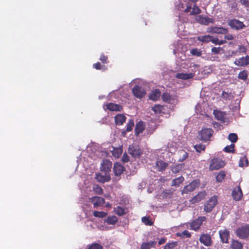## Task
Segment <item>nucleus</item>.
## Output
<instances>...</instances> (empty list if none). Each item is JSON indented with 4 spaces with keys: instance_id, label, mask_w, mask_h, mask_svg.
<instances>
[{
    "instance_id": "nucleus-1",
    "label": "nucleus",
    "mask_w": 249,
    "mask_h": 249,
    "mask_svg": "<svg viewBox=\"0 0 249 249\" xmlns=\"http://www.w3.org/2000/svg\"><path fill=\"white\" fill-rule=\"evenodd\" d=\"M213 133V130L211 128L203 127L198 132V139L202 141L207 142L210 140Z\"/></svg>"
},
{
    "instance_id": "nucleus-2",
    "label": "nucleus",
    "mask_w": 249,
    "mask_h": 249,
    "mask_svg": "<svg viewBox=\"0 0 249 249\" xmlns=\"http://www.w3.org/2000/svg\"><path fill=\"white\" fill-rule=\"evenodd\" d=\"M217 204V197L216 196H212L204 205V210L206 213H210Z\"/></svg>"
},
{
    "instance_id": "nucleus-3",
    "label": "nucleus",
    "mask_w": 249,
    "mask_h": 249,
    "mask_svg": "<svg viewBox=\"0 0 249 249\" xmlns=\"http://www.w3.org/2000/svg\"><path fill=\"white\" fill-rule=\"evenodd\" d=\"M236 235L240 239H246L249 236V225L246 224L238 228Z\"/></svg>"
},
{
    "instance_id": "nucleus-4",
    "label": "nucleus",
    "mask_w": 249,
    "mask_h": 249,
    "mask_svg": "<svg viewBox=\"0 0 249 249\" xmlns=\"http://www.w3.org/2000/svg\"><path fill=\"white\" fill-rule=\"evenodd\" d=\"M206 219V217L204 216H198L190 223V229L195 231H197L202 225L203 222L205 221Z\"/></svg>"
},
{
    "instance_id": "nucleus-5",
    "label": "nucleus",
    "mask_w": 249,
    "mask_h": 249,
    "mask_svg": "<svg viewBox=\"0 0 249 249\" xmlns=\"http://www.w3.org/2000/svg\"><path fill=\"white\" fill-rule=\"evenodd\" d=\"M225 163L223 160L219 158H213L212 160L210 165L209 169L211 171L218 170L225 165Z\"/></svg>"
},
{
    "instance_id": "nucleus-6",
    "label": "nucleus",
    "mask_w": 249,
    "mask_h": 249,
    "mask_svg": "<svg viewBox=\"0 0 249 249\" xmlns=\"http://www.w3.org/2000/svg\"><path fill=\"white\" fill-rule=\"evenodd\" d=\"M128 153L134 158H140L142 152L138 145L132 144L128 148Z\"/></svg>"
},
{
    "instance_id": "nucleus-7",
    "label": "nucleus",
    "mask_w": 249,
    "mask_h": 249,
    "mask_svg": "<svg viewBox=\"0 0 249 249\" xmlns=\"http://www.w3.org/2000/svg\"><path fill=\"white\" fill-rule=\"evenodd\" d=\"M220 241L222 243L228 244L230 238V232L229 230L224 229L218 231Z\"/></svg>"
},
{
    "instance_id": "nucleus-8",
    "label": "nucleus",
    "mask_w": 249,
    "mask_h": 249,
    "mask_svg": "<svg viewBox=\"0 0 249 249\" xmlns=\"http://www.w3.org/2000/svg\"><path fill=\"white\" fill-rule=\"evenodd\" d=\"M132 92L136 97L139 99L142 98L146 94V92L144 89L139 85H135L133 87Z\"/></svg>"
},
{
    "instance_id": "nucleus-9",
    "label": "nucleus",
    "mask_w": 249,
    "mask_h": 249,
    "mask_svg": "<svg viewBox=\"0 0 249 249\" xmlns=\"http://www.w3.org/2000/svg\"><path fill=\"white\" fill-rule=\"evenodd\" d=\"M199 241L206 247H209L212 244V240L211 235L207 233H202L200 235Z\"/></svg>"
},
{
    "instance_id": "nucleus-10",
    "label": "nucleus",
    "mask_w": 249,
    "mask_h": 249,
    "mask_svg": "<svg viewBox=\"0 0 249 249\" xmlns=\"http://www.w3.org/2000/svg\"><path fill=\"white\" fill-rule=\"evenodd\" d=\"M196 20L198 23L204 25H208L209 23H213L214 22L213 18L203 15L197 16Z\"/></svg>"
},
{
    "instance_id": "nucleus-11",
    "label": "nucleus",
    "mask_w": 249,
    "mask_h": 249,
    "mask_svg": "<svg viewBox=\"0 0 249 249\" xmlns=\"http://www.w3.org/2000/svg\"><path fill=\"white\" fill-rule=\"evenodd\" d=\"M228 25L232 29L239 30L243 29L245 26L243 22L236 19H232L229 21Z\"/></svg>"
},
{
    "instance_id": "nucleus-12",
    "label": "nucleus",
    "mask_w": 249,
    "mask_h": 249,
    "mask_svg": "<svg viewBox=\"0 0 249 249\" xmlns=\"http://www.w3.org/2000/svg\"><path fill=\"white\" fill-rule=\"evenodd\" d=\"M112 168V162L109 160L105 159L103 160L100 167L101 171H104L106 173H109Z\"/></svg>"
},
{
    "instance_id": "nucleus-13",
    "label": "nucleus",
    "mask_w": 249,
    "mask_h": 249,
    "mask_svg": "<svg viewBox=\"0 0 249 249\" xmlns=\"http://www.w3.org/2000/svg\"><path fill=\"white\" fill-rule=\"evenodd\" d=\"M232 196L234 200L239 201L243 196L242 191L240 186H237L234 188L232 192Z\"/></svg>"
},
{
    "instance_id": "nucleus-14",
    "label": "nucleus",
    "mask_w": 249,
    "mask_h": 249,
    "mask_svg": "<svg viewBox=\"0 0 249 249\" xmlns=\"http://www.w3.org/2000/svg\"><path fill=\"white\" fill-rule=\"evenodd\" d=\"M90 201L95 208L102 206L105 203V199L102 197L95 196L90 198Z\"/></svg>"
},
{
    "instance_id": "nucleus-15",
    "label": "nucleus",
    "mask_w": 249,
    "mask_h": 249,
    "mask_svg": "<svg viewBox=\"0 0 249 249\" xmlns=\"http://www.w3.org/2000/svg\"><path fill=\"white\" fill-rule=\"evenodd\" d=\"M206 195L205 191L198 193L196 195L193 197L189 201L191 204H194L203 200Z\"/></svg>"
},
{
    "instance_id": "nucleus-16",
    "label": "nucleus",
    "mask_w": 249,
    "mask_h": 249,
    "mask_svg": "<svg viewBox=\"0 0 249 249\" xmlns=\"http://www.w3.org/2000/svg\"><path fill=\"white\" fill-rule=\"evenodd\" d=\"M227 30L222 27H211L208 28V33L218 34H224L227 33Z\"/></svg>"
},
{
    "instance_id": "nucleus-17",
    "label": "nucleus",
    "mask_w": 249,
    "mask_h": 249,
    "mask_svg": "<svg viewBox=\"0 0 249 249\" xmlns=\"http://www.w3.org/2000/svg\"><path fill=\"white\" fill-rule=\"evenodd\" d=\"M125 168L121 163L116 162L114 164L113 170L116 176H120L124 171Z\"/></svg>"
},
{
    "instance_id": "nucleus-18",
    "label": "nucleus",
    "mask_w": 249,
    "mask_h": 249,
    "mask_svg": "<svg viewBox=\"0 0 249 249\" xmlns=\"http://www.w3.org/2000/svg\"><path fill=\"white\" fill-rule=\"evenodd\" d=\"M234 64L238 66H245L249 64V56L247 55L239 59H236Z\"/></svg>"
},
{
    "instance_id": "nucleus-19",
    "label": "nucleus",
    "mask_w": 249,
    "mask_h": 249,
    "mask_svg": "<svg viewBox=\"0 0 249 249\" xmlns=\"http://www.w3.org/2000/svg\"><path fill=\"white\" fill-rule=\"evenodd\" d=\"M168 165L169 164L167 162H166L161 160H158L156 163V165L158 168V170L160 172L164 171L168 166Z\"/></svg>"
},
{
    "instance_id": "nucleus-20",
    "label": "nucleus",
    "mask_w": 249,
    "mask_h": 249,
    "mask_svg": "<svg viewBox=\"0 0 249 249\" xmlns=\"http://www.w3.org/2000/svg\"><path fill=\"white\" fill-rule=\"evenodd\" d=\"M145 129V124L142 121H140L136 124L135 128V133L136 136H138L142 133Z\"/></svg>"
},
{
    "instance_id": "nucleus-21",
    "label": "nucleus",
    "mask_w": 249,
    "mask_h": 249,
    "mask_svg": "<svg viewBox=\"0 0 249 249\" xmlns=\"http://www.w3.org/2000/svg\"><path fill=\"white\" fill-rule=\"evenodd\" d=\"M195 74L193 73H178L176 74V77L178 79L188 80L193 78Z\"/></svg>"
},
{
    "instance_id": "nucleus-22",
    "label": "nucleus",
    "mask_w": 249,
    "mask_h": 249,
    "mask_svg": "<svg viewBox=\"0 0 249 249\" xmlns=\"http://www.w3.org/2000/svg\"><path fill=\"white\" fill-rule=\"evenodd\" d=\"M96 178L98 181L101 183L108 182L111 179V178L109 175H106L104 176L100 173H98L96 175Z\"/></svg>"
},
{
    "instance_id": "nucleus-23",
    "label": "nucleus",
    "mask_w": 249,
    "mask_h": 249,
    "mask_svg": "<svg viewBox=\"0 0 249 249\" xmlns=\"http://www.w3.org/2000/svg\"><path fill=\"white\" fill-rule=\"evenodd\" d=\"M161 92L159 89H155L151 91L149 93L148 97L149 98L153 101H157L159 99L160 96Z\"/></svg>"
},
{
    "instance_id": "nucleus-24",
    "label": "nucleus",
    "mask_w": 249,
    "mask_h": 249,
    "mask_svg": "<svg viewBox=\"0 0 249 249\" xmlns=\"http://www.w3.org/2000/svg\"><path fill=\"white\" fill-rule=\"evenodd\" d=\"M106 107L110 111H120L122 109L121 106L111 103L107 104Z\"/></svg>"
},
{
    "instance_id": "nucleus-25",
    "label": "nucleus",
    "mask_w": 249,
    "mask_h": 249,
    "mask_svg": "<svg viewBox=\"0 0 249 249\" xmlns=\"http://www.w3.org/2000/svg\"><path fill=\"white\" fill-rule=\"evenodd\" d=\"M114 212L118 215L123 216L127 213L128 210L126 207L117 206L116 208H114Z\"/></svg>"
},
{
    "instance_id": "nucleus-26",
    "label": "nucleus",
    "mask_w": 249,
    "mask_h": 249,
    "mask_svg": "<svg viewBox=\"0 0 249 249\" xmlns=\"http://www.w3.org/2000/svg\"><path fill=\"white\" fill-rule=\"evenodd\" d=\"M126 120V117L123 114H118L115 117V124L117 125H122Z\"/></svg>"
},
{
    "instance_id": "nucleus-27",
    "label": "nucleus",
    "mask_w": 249,
    "mask_h": 249,
    "mask_svg": "<svg viewBox=\"0 0 249 249\" xmlns=\"http://www.w3.org/2000/svg\"><path fill=\"white\" fill-rule=\"evenodd\" d=\"M196 188V183L194 182H192L187 186H185L183 190V193H188V192H191L193 191Z\"/></svg>"
},
{
    "instance_id": "nucleus-28",
    "label": "nucleus",
    "mask_w": 249,
    "mask_h": 249,
    "mask_svg": "<svg viewBox=\"0 0 249 249\" xmlns=\"http://www.w3.org/2000/svg\"><path fill=\"white\" fill-rule=\"evenodd\" d=\"M243 244L238 240H232L231 244V249H242Z\"/></svg>"
},
{
    "instance_id": "nucleus-29",
    "label": "nucleus",
    "mask_w": 249,
    "mask_h": 249,
    "mask_svg": "<svg viewBox=\"0 0 249 249\" xmlns=\"http://www.w3.org/2000/svg\"><path fill=\"white\" fill-rule=\"evenodd\" d=\"M213 115L218 120L224 121L225 119V113L218 110H214Z\"/></svg>"
},
{
    "instance_id": "nucleus-30",
    "label": "nucleus",
    "mask_w": 249,
    "mask_h": 249,
    "mask_svg": "<svg viewBox=\"0 0 249 249\" xmlns=\"http://www.w3.org/2000/svg\"><path fill=\"white\" fill-rule=\"evenodd\" d=\"M118 221V218L115 215L109 216L105 220V222L109 225H114Z\"/></svg>"
},
{
    "instance_id": "nucleus-31",
    "label": "nucleus",
    "mask_w": 249,
    "mask_h": 249,
    "mask_svg": "<svg viewBox=\"0 0 249 249\" xmlns=\"http://www.w3.org/2000/svg\"><path fill=\"white\" fill-rule=\"evenodd\" d=\"M134 125V122L133 120L130 119L128 121V122L127 123V124L126 125V129H125V130L123 131L122 133L124 134L126 132H130V131H131L132 130Z\"/></svg>"
},
{
    "instance_id": "nucleus-32",
    "label": "nucleus",
    "mask_w": 249,
    "mask_h": 249,
    "mask_svg": "<svg viewBox=\"0 0 249 249\" xmlns=\"http://www.w3.org/2000/svg\"><path fill=\"white\" fill-rule=\"evenodd\" d=\"M176 235L181 238H184L185 237L190 238L191 237V233L187 230H184L181 232H177Z\"/></svg>"
},
{
    "instance_id": "nucleus-33",
    "label": "nucleus",
    "mask_w": 249,
    "mask_h": 249,
    "mask_svg": "<svg viewBox=\"0 0 249 249\" xmlns=\"http://www.w3.org/2000/svg\"><path fill=\"white\" fill-rule=\"evenodd\" d=\"M123 152L122 148H113L112 151V154L114 157L118 158Z\"/></svg>"
},
{
    "instance_id": "nucleus-34",
    "label": "nucleus",
    "mask_w": 249,
    "mask_h": 249,
    "mask_svg": "<svg viewBox=\"0 0 249 249\" xmlns=\"http://www.w3.org/2000/svg\"><path fill=\"white\" fill-rule=\"evenodd\" d=\"M184 180V178L182 176L176 178L172 180V186H179L183 182Z\"/></svg>"
},
{
    "instance_id": "nucleus-35",
    "label": "nucleus",
    "mask_w": 249,
    "mask_h": 249,
    "mask_svg": "<svg viewBox=\"0 0 249 249\" xmlns=\"http://www.w3.org/2000/svg\"><path fill=\"white\" fill-rule=\"evenodd\" d=\"M211 38H212L211 36L205 35L198 36L197 38V40L202 42L207 43L210 42Z\"/></svg>"
},
{
    "instance_id": "nucleus-36",
    "label": "nucleus",
    "mask_w": 249,
    "mask_h": 249,
    "mask_svg": "<svg viewBox=\"0 0 249 249\" xmlns=\"http://www.w3.org/2000/svg\"><path fill=\"white\" fill-rule=\"evenodd\" d=\"M142 221L146 226H152L154 224L149 216H143L142 218Z\"/></svg>"
},
{
    "instance_id": "nucleus-37",
    "label": "nucleus",
    "mask_w": 249,
    "mask_h": 249,
    "mask_svg": "<svg viewBox=\"0 0 249 249\" xmlns=\"http://www.w3.org/2000/svg\"><path fill=\"white\" fill-rule=\"evenodd\" d=\"M162 99L164 102L170 103L173 99L169 93L164 92L162 95Z\"/></svg>"
},
{
    "instance_id": "nucleus-38",
    "label": "nucleus",
    "mask_w": 249,
    "mask_h": 249,
    "mask_svg": "<svg viewBox=\"0 0 249 249\" xmlns=\"http://www.w3.org/2000/svg\"><path fill=\"white\" fill-rule=\"evenodd\" d=\"M183 164H178L175 165H172L171 167V170L174 173H178L182 168Z\"/></svg>"
},
{
    "instance_id": "nucleus-39",
    "label": "nucleus",
    "mask_w": 249,
    "mask_h": 249,
    "mask_svg": "<svg viewBox=\"0 0 249 249\" xmlns=\"http://www.w3.org/2000/svg\"><path fill=\"white\" fill-rule=\"evenodd\" d=\"M226 177V173L225 171H220L216 176V180L218 182H221Z\"/></svg>"
},
{
    "instance_id": "nucleus-40",
    "label": "nucleus",
    "mask_w": 249,
    "mask_h": 249,
    "mask_svg": "<svg viewBox=\"0 0 249 249\" xmlns=\"http://www.w3.org/2000/svg\"><path fill=\"white\" fill-rule=\"evenodd\" d=\"M163 109V106L160 105H155L152 107V110L157 114L160 113Z\"/></svg>"
},
{
    "instance_id": "nucleus-41",
    "label": "nucleus",
    "mask_w": 249,
    "mask_h": 249,
    "mask_svg": "<svg viewBox=\"0 0 249 249\" xmlns=\"http://www.w3.org/2000/svg\"><path fill=\"white\" fill-rule=\"evenodd\" d=\"M201 10L196 4H194L192 8V11L190 12V15H196L201 13Z\"/></svg>"
},
{
    "instance_id": "nucleus-42",
    "label": "nucleus",
    "mask_w": 249,
    "mask_h": 249,
    "mask_svg": "<svg viewBox=\"0 0 249 249\" xmlns=\"http://www.w3.org/2000/svg\"><path fill=\"white\" fill-rule=\"evenodd\" d=\"M93 215L96 217L104 218L107 215V213L105 212L94 211Z\"/></svg>"
},
{
    "instance_id": "nucleus-43",
    "label": "nucleus",
    "mask_w": 249,
    "mask_h": 249,
    "mask_svg": "<svg viewBox=\"0 0 249 249\" xmlns=\"http://www.w3.org/2000/svg\"><path fill=\"white\" fill-rule=\"evenodd\" d=\"M178 245V242H172L168 243L164 247L163 249H173Z\"/></svg>"
},
{
    "instance_id": "nucleus-44",
    "label": "nucleus",
    "mask_w": 249,
    "mask_h": 249,
    "mask_svg": "<svg viewBox=\"0 0 249 249\" xmlns=\"http://www.w3.org/2000/svg\"><path fill=\"white\" fill-rule=\"evenodd\" d=\"M235 145L234 144H231L230 145L226 146L224 149V150L225 152L227 153H234L235 151L234 149Z\"/></svg>"
},
{
    "instance_id": "nucleus-45",
    "label": "nucleus",
    "mask_w": 249,
    "mask_h": 249,
    "mask_svg": "<svg viewBox=\"0 0 249 249\" xmlns=\"http://www.w3.org/2000/svg\"><path fill=\"white\" fill-rule=\"evenodd\" d=\"M221 97L224 100H230L232 97L231 92L223 91Z\"/></svg>"
},
{
    "instance_id": "nucleus-46",
    "label": "nucleus",
    "mask_w": 249,
    "mask_h": 249,
    "mask_svg": "<svg viewBox=\"0 0 249 249\" xmlns=\"http://www.w3.org/2000/svg\"><path fill=\"white\" fill-rule=\"evenodd\" d=\"M188 157V153L185 151L180 152V158L178 160L179 161H183L185 160Z\"/></svg>"
},
{
    "instance_id": "nucleus-47",
    "label": "nucleus",
    "mask_w": 249,
    "mask_h": 249,
    "mask_svg": "<svg viewBox=\"0 0 249 249\" xmlns=\"http://www.w3.org/2000/svg\"><path fill=\"white\" fill-rule=\"evenodd\" d=\"M229 140L232 142H235L238 140V136L235 133H230L228 136Z\"/></svg>"
},
{
    "instance_id": "nucleus-48",
    "label": "nucleus",
    "mask_w": 249,
    "mask_h": 249,
    "mask_svg": "<svg viewBox=\"0 0 249 249\" xmlns=\"http://www.w3.org/2000/svg\"><path fill=\"white\" fill-rule=\"evenodd\" d=\"M194 147L198 152H200L201 151H204L205 149V145L202 144H196L194 146Z\"/></svg>"
},
{
    "instance_id": "nucleus-49",
    "label": "nucleus",
    "mask_w": 249,
    "mask_h": 249,
    "mask_svg": "<svg viewBox=\"0 0 249 249\" xmlns=\"http://www.w3.org/2000/svg\"><path fill=\"white\" fill-rule=\"evenodd\" d=\"M93 67L96 70H105L107 69V67L105 65H102L99 62L94 64Z\"/></svg>"
},
{
    "instance_id": "nucleus-50",
    "label": "nucleus",
    "mask_w": 249,
    "mask_h": 249,
    "mask_svg": "<svg viewBox=\"0 0 249 249\" xmlns=\"http://www.w3.org/2000/svg\"><path fill=\"white\" fill-rule=\"evenodd\" d=\"M190 53L193 55L197 56H200L202 54L201 51L197 48L192 49L190 51Z\"/></svg>"
},
{
    "instance_id": "nucleus-51",
    "label": "nucleus",
    "mask_w": 249,
    "mask_h": 249,
    "mask_svg": "<svg viewBox=\"0 0 249 249\" xmlns=\"http://www.w3.org/2000/svg\"><path fill=\"white\" fill-rule=\"evenodd\" d=\"M238 77L239 78L244 80H246L248 77V74L247 71H243L240 72L238 74Z\"/></svg>"
},
{
    "instance_id": "nucleus-52",
    "label": "nucleus",
    "mask_w": 249,
    "mask_h": 249,
    "mask_svg": "<svg viewBox=\"0 0 249 249\" xmlns=\"http://www.w3.org/2000/svg\"><path fill=\"white\" fill-rule=\"evenodd\" d=\"M88 249H103V247L98 243H94L90 245Z\"/></svg>"
},
{
    "instance_id": "nucleus-53",
    "label": "nucleus",
    "mask_w": 249,
    "mask_h": 249,
    "mask_svg": "<svg viewBox=\"0 0 249 249\" xmlns=\"http://www.w3.org/2000/svg\"><path fill=\"white\" fill-rule=\"evenodd\" d=\"M93 191L97 194L101 195L103 194V189L101 187L96 185L93 187Z\"/></svg>"
},
{
    "instance_id": "nucleus-54",
    "label": "nucleus",
    "mask_w": 249,
    "mask_h": 249,
    "mask_svg": "<svg viewBox=\"0 0 249 249\" xmlns=\"http://www.w3.org/2000/svg\"><path fill=\"white\" fill-rule=\"evenodd\" d=\"M211 51L213 54H218L223 49L221 47H213Z\"/></svg>"
},
{
    "instance_id": "nucleus-55",
    "label": "nucleus",
    "mask_w": 249,
    "mask_h": 249,
    "mask_svg": "<svg viewBox=\"0 0 249 249\" xmlns=\"http://www.w3.org/2000/svg\"><path fill=\"white\" fill-rule=\"evenodd\" d=\"M108 58L107 56H105L104 54H102L100 55V60L104 64H107L108 62Z\"/></svg>"
},
{
    "instance_id": "nucleus-56",
    "label": "nucleus",
    "mask_w": 249,
    "mask_h": 249,
    "mask_svg": "<svg viewBox=\"0 0 249 249\" xmlns=\"http://www.w3.org/2000/svg\"><path fill=\"white\" fill-rule=\"evenodd\" d=\"M192 4L191 3H190L189 2H188L187 3V5H186V9L184 10V12L186 13H189L191 11V10L192 9Z\"/></svg>"
},
{
    "instance_id": "nucleus-57",
    "label": "nucleus",
    "mask_w": 249,
    "mask_h": 249,
    "mask_svg": "<svg viewBox=\"0 0 249 249\" xmlns=\"http://www.w3.org/2000/svg\"><path fill=\"white\" fill-rule=\"evenodd\" d=\"M122 160L124 162H127L129 161V157L126 153H124L122 158Z\"/></svg>"
},
{
    "instance_id": "nucleus-58",
    "label": "nucleus",
    "mask_w": 249,
    "mask_h": 249,
    "mask_svg": "<svg viewBox=\"0 0 249 249\" xmlns=\"http://www.w3.org/2000/svg\"><path fill=\"white\" fill-rule=\"evenodd\" d=\"M210 41L215 45H218L219 43L218 38L216 37L214 38L213 36H212V38H211Z\"/></svg>"
},
{
    "instance_id": "nucleus-59",
    "label": "nucleus",
    "mask_w": 249,
    "mask_h": 249,
    "mask_svg": "<svg viewBox=\"0 0 249 249\" xmlns=\"http://www.w3.org/2000/svg\"><path fill=\"white\" fill-rule=\"evenodd\" d=\"M146 243L148 245L149 248L151 249V248H152V247H155V246H156V245L157 244V242L155 241H150L148 242H146Z\"/></svg>"
},
{
    "instance_id": "nucleus-60",
    "label": "nucleus",
    "mask_w": 249,
    "mask_h": 249,
    "mask_svg": "<svg viewBox=\"0 0 249 249\" xmlns=\"http://www.w3.org/2000/svg\"><path fill=\"white\" fill-rule=\"evenodd\" d=\"M240 1L245 6L249 7V0H240Z\"/></svg>"
},
{
    "instance_id": "nucleus-61",
    "label": "nucleus",
    "mask_w": 249,
    "mask_h": 249,
    "mask_svg": "<svg viewBox=\"0 0 249 249\" xmlns=\"http://www.w3.org/2000/svg\"><path fill=\"white\" fill-rule=\"evenodd\" d=\"M140 249H150V248L146 242H143L141 245Z\"/></svg>"
},
{
    "instance_id": "nucleus-62",
    "label": "nucleus",
    "mask_w": 249,
    "mask_h": 249,
    "mask_svg": "<svg viewBox=\"0 0 249 249\" xmlns=\"http://www.w3.org/2000/svg\"><path fill=\"white\" fill-rule=\"evenodd\" d=\"M167 238L165 237H162L158 242V244L159 245H162L164 244L166 241Z\"/></svg>"
},
{
    "instance_id": "nucleus-63",
    "label": "nucleus",
    "mask_w": 249,
    "mask_h": 249,
    "mask_svg": "<svg viewBox=\"0 0 249 249\" xmlns=\"http://www.w3.org/2000/svg\"><path fill=\"white\" fill-rule=\"evenodd\" d=\"M245 160H243V158H241L240 160H239V166L241 167H243L245 165V164H244V161Z\"/></svg>"
},
{
    "instance_id": "nucleus-64",
    "label": "nucleus",
    "mask_w": 249,
    "mask_h": 249,
    "mask_svg": "<svg viewBox=\"0 0 249 249\" xmlns=\"http://www.w3.org/2000/svg\"><path fill=\"white\" fill-rule=\"evenodd\" d=\"M225 38L228 40H232L234 38L233 36L231 35H228L225 36Z\"/></svg>"
}]
</instances>
